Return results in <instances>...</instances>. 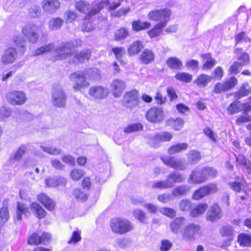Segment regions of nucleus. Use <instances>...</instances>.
<instances>
[{
  "instance_id": "nucleus-1",
  "label": "nucleus",
  "mask_w": 251,
  "mask_h": 251,
  "mask_svg": "<svg viewBox=\"0 0 251 251\" xmlns=\"http://www.w3.org/2000/svg\"><path fill=\"white\" fill-rule=\"evenodd\" d=\"M81 44L82 41L79 39L62 43L55 50V59L62 60L67 59V57H71L75 51L74 48L79 47Z\"/></svg>"
},
{
  "instance_id": "nucleus-2",
  "label": "nucleus",
  "mask_w": 251,
  "mask_h": 251,
  "mask_svg": "<svg viewBox=\"0 0 251 251\" xmlns=\"http://www.w3.org/2000/svg\"><path fill=\"white\" fill-rule=\"evenodd\" d=\"M106 1H102L100 2L95 3L93 7L85 1L80 0L75 3V7L79 12L86 14L85 20L90 19L91 17L96 14L105 6H107Z\"/></svg>"
},
{
  "instance_id": "nucleus-3",
  "label": "nucleus",
  "mask_w": 251,
  "mask_h": 251,
  "mask_svg": "<svg viewBox=\"0 0 251 251\" xmlns=\"http://www.w3.org/2000/svg\"><path fill=\"white\" fill-rule=\"evenodd\" d=\"M112 230L118 234H124L132 230L134 227L131 223L125 219L115 218L110 223Z\"/></svg>"
},
{
  "instance_id": "nucleus-4",
  "label": "nucleus",
  "mask_w": 251,
  "mask_h": 251,
  "mask_svg": "<svg viewBox=\"0 0 251 251\" xmlns=\"http://www.w3.org/2000/svg\"><path fill=\"white\" fill-rule=\"evenodd\" d=\"M84 75V73L81 71L75 72L70 75L69 78L74 83L73 88L75 91H79L89 85Z\"/></svg>"
},
{
  "instance_id": "nucleus-5",
  "label": "nucleus",
  "mask_w": 251,
  "mask_h": 251,
  "mask_svg": "<svg viewBox=\"0 0 251 251\" xmlns=\"http://www.w3.org/2000/svg\"><path fill=\"white\" fill-rule=\"evenodd\" d=\"M146 118L149 122L151 123L159 124L164 120V111L161 108L151 107L146 112Z\"/></svg>"
},
{
  "instance_id": "nucleus-6",
  "label": "nucleus",
  "mask_w": 251,
  "mask_h": 251,
  "mask_svg": "<svg viewBox=\"0 0 251 251\" xmlns=\"http://www.w3.org/2000/svg\"><path fill=\"white\" fill-rule=\"evenodd\" d=\"M218 190V187L216 184L210 183L196 190L192 196V199L196 201L199 200L209 195L216 193Z\"/></svg>"
},
{
  "instance_id": "nucleus-7",
  "label": "nucleus",
  "mask_w": 251,
  "mask_h": 251,
  "mask_svg": "<svg viewBox=\"0 0 251 251\" xmlns=\"http://www.w3.org/2000/svg\"><path fill=\"white\" fill-rule=\"evenodd\" d=\"M67 99V96L62 88H56L53 90L52 92V101L55 106L59 108L65 107Z\"/></svg>"
},
{
  "instance_id": "nucleus-8",
  "label": "nucleus",
  "mask_w": 251,
  "mask_h": 251,
  "mask_svg": "<svg viewBox=\"0 0 251 251\" xmlns=\"http://www.w3.org/2000/svg\"><path fill=\"white\" fill-rule=\"evenodd\" d=\"M139 101L138 91L132 90L124 95L123 105L125 107L131 109L138 105Z\"/></svg>"
},
{
  "instance_id": "nucleus-9",
  "label": "nucleus",
  "mask_w": 251,
  "mask_h": 251,
  "mask_svg": "<svg viewBox=\"0 0 251 251\" xmlns=\"http://www.w3.org/2000/svg\"><path fill=\"white\" fill-rule=\"evenodd\" d=\"M6 100L12 105H22L26 101L25 93L19 91H11L8 92L6 96Z\"/></svg>"
},
{
  "instance_id": "nucleus-10",
  "label": "nucleus",
  "mask_w": 251,
  "mask_h": 251,
  "mask_svg": "<svg viewBox=\"0 0 251 251\" xmlns=\"http://www.w3.org/2000/svg\"><path fill=\"white\" fill-rule=\"evenodd\" d=\"M170 15V10L167 9L155 10L151 11L148 15L150 20L159 21V23L165 22L167 24Z\"/></svg>"
},
{
  "instance_id": "nucleus-11",
  "label": "nucleus",
  "mask_w": 251,
  "mask_h": 251,
  "mask_svg": "<svg viewBox=\"0 0 251 251\" xmlns=\"http://www.w3.org/2000/svg\"><path fill=\"white\" fill-rule=\"evenodd\" d=\"M38 30V27L36 25L29 23L23 27L22 32L30 42L35 43L39 37L37 32Z\"/></svg>"
},
{
  "instance_id": "nucleus-12",
  "label": "nucleus",
  "mask_w": 251,
  "mask_h": 251,
  "mask_svg": "<svg viewBox=\"0 0 251 251\" xmlns=\"http://www.w3.org/2000/svg\"><path fill=\"white\" fill-rule=\"evenodd\" d=\"M89 95L95 99H103L105 98L109 94L108 88L100 85L91 87L88 90Z\"/></svg>"
},
{
  "instance_id": "nucleus-13",
  "label": "nucleus",
  "mask_w": 251,
  "mask_h": 251,
  "mask_svg": "<svg viewBox=\"0 0 251 251\" xmlns=\"http://www.w3.org/2000/svg\"><path fill=\"white\" fill-rule=\"evenodd\" d=\"M223 217V212L220 206L214 203L210 206L206 214V219L211 222H215Z\"/></svg>"
},
{
  "instance_id": "nucleus-14",
  "label": "nucleus",
  "mask_w": 251,
  "mask_h": 251,
  "mask_svg": "<svg viewBox=\"0 0 251 251\" xmlns=\"http://www.w3.org/2000/svg\"><path fill=\"white\" fill-rule=\"evenodd\" d=\"M161 160L165 164L174 169L182 171L186 168V163L181 160L176 159L174 157H162Z\"/></svg>"
},
{
  "instance_id": "nucleus-15",
  "label": "nucleus",
  "mask_w": 251,
  "mask_h": 251,
  "mask_svg": "<svg viewBox=\"0 0 251 251\" xmlns=\"http://www.w3.org/2000/svg\"><path fill=\"white\" fill-rule=\"evenodd\" d=\"M18 54L16 50L14 48H9L3 52L1 62L3 64L13 63L17 58Z\"/></svg>"
},
{
  "instance_id": "nucleus-16",
  "label": "nucleus",
  "mask_w": 251,
  "mask_h": 251,
  "mask_svg": "<svg viewBox=\"0 0 251 251\" xmlns=\"http://www.w3.org/2000/svg\"><path fill=\"white\" fill-rule=\"evenodd\" d=\"M126 82L120 79H115L111 83V93L115 97H120L126 88Z\"/></svg>"
},
{
  "instance_id": "nucleus-17",
  "label": "nucleus",
  "mask_w": 251,
  "mask_h": 251,
  "mask_svg": "<svg viewBox=\"0 0 251 251\" xmlns=\"http://www.w3.org/2000/svg\"><path fill=\"white\" fill-rule=\"evenodd\" d=\"M91 51L88 50H84L79 52H74L73 55L71 57H67L69 62L72 63L77 62H84L88 61L90 57Z\"/></svg>"
},
{
  "instance_id": "nucleus-18",
  "label": "nucleus",
  "mask_w": 251,
  "mask_h": 251,
  "mask_svg": "<svg viewBox=\"0 0 251 251\" xmlns=\"http://www.w3.org/2000/svg\"><path fill=\"white\" fill-rule=\"evenodd\" d=\"M41 5L45 12L52 14L59 8L60 2L58 0H44L42 2Z\"/></svg>"
},
{
  "instance_id": "nucleus-19",
  "label": "nucleus",
  "mask_w": 251,
  "mask_h": 251,
  "mask_svg": "<svg viewBox=\"0 0 251 251\" xmlns=\"http://www.w3.org/2000/svg\"><path fill=\"white\" fill-rule=\"evenodd\" d=\"M200 230V226L194 224H190L186 226L182 232L183 238L187 241H191L194 239L196 233Z\"/></svg>"
},
{
  "instance_id": "nucleus-20",
  "label": "nucleus",
  "mask_w": 251,
  "mask_h": 251,
  "mask_svg": "<svg viewBox=\"0 0 251 251\" xmlns=\"http://www.w3.org/2000/svg\"><path fill=\"white\" fill-rule=\"evenodd\" d=\"M205 181L204 176L202 173V170L196 169L192 171L188 182L191 184H201Z\"/></svg>"
},
{
  "instance_id": "nucleus-21",
  "label": "nucleus",
  "mask_w": 251,
  "mask_h": 251,
  "mask_svg": "<svg viewBox=\"0 0 251 251\" xmlns=\"http://www.w3.org/2000/svg\"><path fill=\"white\" fill-rule=\"evenodd\" d=\"M185 219L183 217L175 218L170 224L171 231L176 234L182 233V227L184 225Z\"/></svg>"
},
{
  "instance_id": "nucleus-22",
  "label": "nucleus",
  "mask_w": 251,
  "mask_h": 251,
  "mask_svg": "<svg viewBox=\"0 0 251 251\" xmlns=\"http://www.w3.org/2000/svg\"><path fill=\"white\" fill-rule=\"evenodd\" d=\"M38 201L48 210L51 211L55 207L54 202L45 194H41L38 196Z\"/></svg>"
},
{
  "instance_id": "nucleus-23",
  "label": "nucleus",
  "mask_w": 251,
  "mask_h": 251,
  "mask_svg": "<svg viewBox=\"0 0 251 251\" xmlns=\"http://www.w3.org/2000/svg\"><path fill=\"white\" fill-rule=\"evenodd\" d=\"M212 79V76L202 74L194 81V83L199 88H204L211 81Z\"/></svg>"
},
{
  "instance_id": "nucleus-24",
  "label": "nucleus",
  "mask_w": 251,
  "mask_h": 251,
  "mask_svg": "<svg viewBox=\"0 0 251 251\" xmlns=\"http://www.w3.org/2000/svg\"><path fill=\"white\" fill-rule=\"evenodd\" d=\"M143 47V42L137 40L129 45L127 48V51L129 55H134L139 53Z\"/></svg>"
},
{
  "instance_id": "nucleus-25",
  "label": "nucleus",
  "mask_w": 251,
  "mask_h": 251,
  "mask_svg": "<svg viewBox=\"0 0 251 251\" xmlns=\"http://www.w3.org/2000/svg\"><path fill=\"white\" fill-rule=\"evenodd\" d=\"M66 183V179L61 176L46 179V184L48 187H55L59 185L64 186Z\"/></svg>"
},
{
  "instance_id": "nucleus-26",
  "label": "nucleus",
  "mask_w": 251,
  "mask_h": 251,
  "mask_svg": "<svg viewBox=\"0 0 251 251\" xmlns=\"http://www.w3.org/2000/svg\"><path fill=\"white\" fill-rule=\"evenodd\" d=\"M30 214L27 206L23 203L18 202L17 206L16 219L20 221L22 219V215L28 216Z\"/></svg>"
},
{
  "instance_id": "nucleus-27",
  "label": "nucleus",
  "mask_w": 251,
  "mask_h": 251,
  "mask_svg": "<svg viewBox=\"0 0 251 251\" xmlns=\"http://www.w3.org/2000/svg\"><path fill=\"white\" fill-rule=\"evenodd\" d=\"M203 59V70H209L211 69L216 64V60L213 59L210 53H206L202 55Z\"/></svg>"
},
{
  "instance_id": "nucleus-28",
  "label": "nucleus",
  "mask_w": 251,
  "mask_h": 251,
  "mask_svg": "<svg viewBox=\"0 0 251 251\" xmlns=\"http://www.w3.org/2000/svg\"><path fill=\"white\" fill-rule=\"evenodd\" d=\"M167 178L168 182L172 184L171 188L174 187L175 183H181L184 180V178L181 174L174 172L171 173Z\"/></svg>"
},
{
  "instance_id": "nucleus-29",
  "label": "nucleus",
  "mask_w": 251,
  "mask_h": 251,
  "mask_svg": "<svg viewBox=\"0 0 251 251\" xmlns=\"http://www.w3.org/2000/svg\"><path fill=\"white\" fill-rule=\"evenodd\" d=\"M167 66L173 70L180 69L182 66L181 61L176 57H172L167 59L166 61Z\"/></svg>"
},
{
  "instance_id": "nucleus-30",
  "label": "nucleus",
  "mask_w": 251,
  "mask_h": 251,
  "mask_svg": "<svg viewBox=\"0 0 251 251\" xmlns=\"http://www.w3.org/2000/svg\"><path fill=\"white\" fill-rule=\"evenodd\" d=\"M208 207L206 203H201L191 210L190 215L192 217H197L203 214Z\"/></svg>"
},
{
  "instance_id": "nucleus-31",
  "label": "nucleus",
  "mask_w": 251,
  "mask_h": 251,
  "mask_svg": "<svg viewBox=\"0 0 251 251\" xmlns=\"http://www.w3.org/2000/svg\"><path fill=\"white\" fill-rule=\"evenodd\" d=\"M154 55L151 50H145L140 55V59L144 64H148L154 60Z\"/></svg>"
},
{
  "instance_id": "nucleus-32",
  "label": "nucleus",
  "mask_w": 251,
  "mask_h": 251,
  "mask_svg": "<svg viewBox=\"0 0 251 251\" xmlns=\"http://www.w3.org/2000/svg\"><path fill=\"white\" fill-rule=\"evenodd\" d=\"M7 201H4L3 206L0 209V226L3 225L8 221L9 218L8 208L6 206Z\"/></svg>"
},
{
  "instance_id": "nucleus-33",
  "label": "nucleus",
  "mask_w": 251,
  "mask_h": 251,
  "mask_svg": "<svg viewBox=\"0 0 251 251\" xmlns=\"http://www.w3.org/2000/svg\"><path fill=\"white\" fill-rule=\"evenodd\" d=\"M31 210L39 219L43 218L46 215L45 210L37 202H33L30 205Z\"/></svg>"
},
{
  "instance_id": "nucleus-34",
  "label": "nucleus",
  "mask_w": 251,
  "mask_h": 251,
  "mask_svg": "<svg viewBox=\"0 0 251 251\" xmlns=\"http://www.w3.org/2000/svg\"><path fill=\"white\" fill-rule=\"evenodd\" d=\"M188 146V145L187 143H179L171 146L168 149V151L170 154H174L186 150Z\"/></svg>"
},
{
  "instance_id": "nucleus-35",
  "label": "nucleus",
  "mask_w": 251,
  "mask_h": 251,
  "mask_svg": "<svg viewBox=\"0 0 251 251\" xmlns=\"http://www.w3.org/2000/svg\"><path fill=\"white\" fill-rule=\"evenodd\" d=\"M151 24L149 22H143L140 20L134 21L132 22V27L133 30L136 31H139L148 28L150 27Z\"/></svg>"
},
{
  "instance_id": "nucleus-36",
  "label": "nucleus",
  "mask_w": 251,
  "mask_h": 251,
  "mask_svg": "<svg viewBox=\"0 0 251 251\" xmlns=\"http://www.w3.org/2000/svg\"><path fill=\"white\" fill-rule=\"evenodd\" d=\"M166 124L168 126H173L176 130H179L183 127L184 122L181 118L170 119L166 122Z\"/></svg>"
},
{
  "instance_id": "nucleus-37",
  "label": "nucleus",
  "mask_w": 251,
  "mask_h": 251,
  "mask_svg": "<svg viewBox=\"0 0 251 251\" xmlns=\"http://www.w3.org/2000/svg\"><path fill=\"white\" fill-rule=\"evenodd\" d=\"M238 242L241 246H251V236L246 233L240 234L238 236Z\"/></svg>"
},
{
  "instance_id": "nucleus-38",
  "label": "nucleus",
  "mask_w": 251,
  "mask_h": 251,
  "mask_svg": "<svg viewBox=\"0 0 251 251\" xmlns=\"http://www.w3.org/2000/svg\"><path fill=\"white\" fill-rule=\"evenodd\" d=\"M188 161L191 164H196L201 159V153L199 151L192 150L187 155Z\"/></svg>"
},
{
  "instance_id": "nucleus-39",
  "label": "nucleus",
  "mask_w": 251,
  "mask_h": 251,
  "mask_svg": "<svg viewBox=\"0 0 251 251\" xmlns=\"http://www.w3.org/2000/svg\"><path fill=\"white\" fill-rule=\"evenodd\" d=\"M251 93V88L248 83H244L240 87L239 91L236 94L237 99L247 96Z\"/></svg>"
},
{
  "instance_id": "nucleus-40",
  "label": "nucleus",
  "mask_w": 251,
  "mask_h": 251,
  "mask_svg": "<svg viewBox=\"0 0 251 251\" xmlns=\"http://www.w3.org/2000/svg\"><path fill=\"white\" fill-rule=\"evenodd\" d=\"M166 25L165 22L159 23L151 30L148 32L151 38H154L158 36L161 32L162 29Z\"/></svg>"
},
{
  "instance_id": "nucleus-41",
  "label": "nucleus",
  "mask_w": 251,
  "mask_h": 251,
  "mask_svg": "<svg viewBox=\"0 0 251 251\" xmlns=\"http://www.w3.org/2000/svg\"><path fill=\"white\" fill-rule=\"evenodd\" d=\"M63 23V20L60 18H52L49 21L48 25L50 29L57 30L61 27Z\"/></svg>"
},
{
  "instance_id": "nucleus-42",
  "label": "nucleus",
  "mask_w": 251,
  "mask_h": 251,
  "mask_svg": "<svg viewBox=\"0 0 251 251\" xmlns=\"http://www.w3.org/2000/svg\"><path fill=\"white\" fill-rule=\"evenodd\" d=\"M175 78L180 81L189 83L192 80V75L185 72H178L176 74Z\"/></svg>"
},
{
  "instance_id": "nucleus-43",
  "label": "nucleus",
  "mask_w": 251,
  "mask_h": 251,
  "mask_svg": "<svg viewBox=\"0 0 251 251\" xmlns=\"http://www.w3.org/2000/svg\"><path fill=\"white\" fill-rule=\"evenodd\" d=\"M85 73L90 79L97 80L100 77V72L97 68L87 69L85 70Z\"/></svg>"
},
{
  "instance_id": "nucleus-44",
  "label": "nucleus",
  "mask_w": 251,
  "mask_h": 251,
  "mask_svg": "<svg viewBox=\"0 0 251 251\" xmlns=\"http://www.w3.org/2000/svg\"><path fill=\"white\" fill-rule=\"evenodd\" d=\"M241 103L238 101L231 103L227 108L228 113L230 115H233L241 111Z\"/></svg>"
},
{
  "instance_id": "nucleus-45",
  "label": "nucleus",
  "mask_w": 251,
  "mask_h": 251,
  "mask_svg": "<svg viewBox=\"0 0 251 251\" xmlns=\"http://www.w3.org/2000/svg\"><path fill=\"white\" fill-rule=\"evenodd\" d=\"M55 47V45L54 44H49L47 45L43 46L40 47V48H38L36 49L34 51V56H38L42 54H43L44 53L49 52L50 50H51L53 49H54Z\"/></svg>"
},
{
  "instance_id": "nucleus-46",
  "label": "nucleus",
  "mask_w": 251,
  "mask_h": 251,
  "mask_svg": "<svg viewBox=\"0 0 251 251\" xmlns=\"http://www.w3.org/2000/svg\"><path fill=\"white\" fill-rule=\"evenodd\" d=\"M189 190L187 185H180L175 188L172 191V195L176 197L185 194Z\"/></svg>"
},
{
  "instance_id": "nucleus-47",
  "label": "nucleus",
  "mask_w": 251,
  "mask_h": 251,
  "mask_svg": "<svg viewBox=\"0 0 251 251\" xmlns=\"http://www.w3.org/2000/svg\"><path fill=\"white\" fill-rule=\"evenodd\" d=\"M41 148L45 152L51 155H56L60 154L61 152L60 149L54 147L52 146L41 145Z\"/></svg>"
},
{
  "instance_id": "nucleus-48",
  "label": "nucleus",
  "mask_w": 251,
  "mask_h": 251,
  "mask_svg": "<svg viewBox=\"0 0 251 251\" xmlns=\"http://www.w3.org/2000/svg\"><path fill=\"white\" fill-rule=\"evenodd\" d=\"M147 138L148 139V143L150 146L154 148H157L159 147L161 141L157 137V133L154 135H149L147 136Z\"/></svg>"
},
{
  "instance_id": "nucleus-49",
  "label": "nucleus",
  "mask_w": 251,
  "mask_h": 251,
  "mask_svg": "<svg viewBox=\"0 0 251 251\" xmlns=\"http://www.w3.org/2000/svg\"><path fill=\"white\" fill-rule=\"evenodd\" d=\"M130 244V239L128 238H119L115 241V246L121 249L128 247Z\"/></svg>"
},
{
  "instance_id": "nucleus-50",
  "label": "nucleus",
  "mask_w": 251,
  "mask_h": 251,
  "mask_svg": "<svg viewBox=\"0 0 251 251\" xmlns=\"http://www.w3.org/2000/svg\"><path fill=\"white\" fill-rule=\"evenodd\" d=\"M201 170L202 174L205 176V181L209 178L215 177L217 174L216 170L211 167H205Z\"/></svg>"
},
{
  "instance_id": "nucleus-51",
  "label": "nucleus",
  "mask_w": 251,
  "mask_h": 251,
  "mask_svg": "<svg viewBox=\"0 0 251 251\" xmlns=\"http://www.w3.org/2000/svg\"><path fill=\"white\" fill-rule=\"evenodd\" d=\"M73 195L77 201L82 202L86 201L88 198L87 195L80 189H75Z\"/></svg>"
},
{
  "instance_id": "nucleus-52",
  "label": "nucleus",
  "mask_w": 251,
  "mask_h": 251,
  "mask_svg": "<svg viewBox=\"0 0 251 251\" xmlns=\"http://www.w3.org/2000/svg\"><path fill=\"white\" fill-rule=\"evenodd\" d=\"M157 137L161 142H168L170 141L173 135L171 133L167 131H162L157 133Z\"/></svg>"
},
{
  "instance_id": "nucleus-53",
  "label": "nucleus",
  "mask_w": 251,
  "mask_h": 251,
  "mask_svg": "<svg viewBox=\"0 0 251 251\" xmlns=\"http://www.w3.org/2000/svg\"><path fill=\"white\" fill-rule=\"evenodd\" d=\"M236 44H239L242 42L245 43L251 42V39L246 35V33L241 32L235 36Z\"/></svg>"
},
{
  "instance_id": "nucleus-54",
  "label": "nucleus",
  "mask_w": 251,
  "mask_h": 251,
  "mask_svg": "<svg viewBox=\"0 0 251 251\" xmlns=\"http://www.w3.org/2000/svg\"><path fill=\"white\" fill-rule=\"evenodd\" d=\"M159 211L161 214L171 218L175 217L176 215V211L171 208L163 207L159 209Z\"/></svg>"
},
{
  "instance_id": "nucleus-55",
  "label": "nucleus",
  "mask_w": 251,
  "mask_h": 251,
  "mask_svg": "<svg viewBox=\"0 0 251 251\" xmlns=\"http://www.w3.org/2000/svg\"><path fill=\"white\" fill-rule=\"evenodd\" d=\"M172 184L169 183L167 179L166 180L155 182L152 187L155 188L168 189L171 188Z\"/></svg>"
},
{
  "instance_id": "nucleus-56",
  "label": "nucleus",
  "mask_w": 251,
  "mask_h": 251,
  "mask_svg": "<svg viewBox=\"0 0 251 251\" xmlns=\"http://www.w3.org/2000/svg\"><path fill=\"white\" fill-rule=\"evenodd\" d=\"M84 174V173L82 170L74 169L71 171L70 177L73 180L77 181L83 176Z\"/></svg>"
},
{
  "instance_id": "nucleus-57",
  "label": "nucleus",
  "mask_w": 251,
  "mask_h": 251,
  "mask_svg": "<svg viewBox=\"0 0 251 251\" xmlns=\"http://www.w3.org/2000/svg\"><path fill=\"white\" fill-rule=\"evenodd\" d=\"M41 237L36 233H32L27 240L28 244L29 245H38L41 244Z\"/></svg>"
},
{
  "instance_id": "nucleus-58",
  "label": "nucleus",
  "mask_w": 251,
  "mask_h": 251,
  "mask_svg": "<svg viewBox=\"0 0 251 251\" xmlns=\"http://www.w3.org/2000/svg\"><path fill=\"white\" fill-rule=\"evenodd\" d=\"M27 150V147L25 145H21L18 149L17 152L14 156V159L16 161H19L22 157Z\"/></svg>"
},
{
  "instance_id": "nucleus-59",
  "label": "nucleus",
  "mask_w": 251,
  "mask_h": 251,
  "mask_svg": "<svg viewBox=\"0 0 251 251\" xmlns=\"http://www.w3.org/2000/svg\"><path fill=\"white\" fill-rule=\"evenodd\" d=\"M128 35V31L125 28H121L116 32L115 38L116 40H123L125 39Z\"/></svg>"
},
{
  "instance_id": "nucleus-60",
  "label": "nucleus",
  "mask_w": 251,
  "mask_h": 251,
  "mask_svg": "<svg viewBox=\"0 0 251 251\" xmlns=\"http://www.w3.org/2000/svg\"><path fill=\"white\" fill-rule=\"evenodd\" d=\"M142 128L143 126L141 124H135L129 125L125 129L124 132L126 133H131L134 131L140 130L142 129Z\"/></svg>"
},
{
  "instance_id": "nucleus-61",
  "label": "nucleus",
  "mask_w": 251,
  "mask_h": 251,
  "mask_svg": "<svg viewBox=\"0 0 251 251\" xmlns=\"http://www.w3.org/2000/svg\"><path fill=\"white\" fill-rule=\"evenodd\" d=\"M14 42L15 45L17 47H20V48H21V51L22 52V54H23L24 53L25 50V40H23V38L22 37H21L20 36H16L14 38Z\"/></svg>"
},
{
  "instance_id": "nucleus-62",
  "label": "nucleus",
  "mask_w": 251,
  "mask_h": 251,
  "mask_svg": "<svg viewBox=\"0 0 251 251\" xmlns=\"http://www.w3.org/2000/svg\"><path fill=\"white\" fill-rule=\"evenodd\" d=\"M133 216L142 223H144L146 219L145 213L140 209L135 210L133 212Z\"/></svg>"
},
{
  "instance_id": "nucleus-63",
  "label": "nucleus",
  "mask_w": 251,
  "mask_h": 251,
  "mask_svg": "<svg viewBox=\"0 0 251 251\" xmlns=\"http://www.w3.org/2000/svg\"><path fill=\"white\" fill-rule=\"evenodd\" d=\"M249 55L246 52L242 53L238 57V62L243 66L246 65L249 63Z\"/></svg>"
},
{
  "instance_id": "nucleus-64",
  "label": "nucleus",
  "mask_w": 251,
  "mask_h": 251,
  "mask_svg": "<svg viewBox=\"0 0 251 251\" xmlns=\"http://www.w3.org/2000/svg\"><path fill=\"white\" fill-rule=\"evenodd\" d=\"M251 121V115H249L248 114H244L238 117L236 121L237 125H240L243 123Z\"/></svg>"
}]
</instances>
